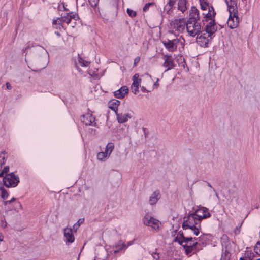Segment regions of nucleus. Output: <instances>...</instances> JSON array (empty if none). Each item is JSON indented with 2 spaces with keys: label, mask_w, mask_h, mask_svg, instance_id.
I'll return each mask as SVG.
<instances>
[{
  "label": "nucleus",
  "mask_w": 260,
  "mask_h": 260,
  "mask_svg": "<svg viewBox=\"0 0 260 260\" xmlns=\"http://www.w3.org/2000/svg\"><path fill=\"white\" fill-rule=\"evenodd\" d=\"M186 29L188 35L193 37L199 35L202 31L200 23L190 20L186 21Z\"/></svg>",
  "instance_id": "obj_4"
},
{
  "label": "nucleus",
  "mask_w": 260,
  "mask_h": 260,
  "mask_svg": "<svg viewBox=\"0 0 260 260\" xmlns=\"http://www.w3.org/2000/svg\"><path fill=\"white\" fill-rule=\"evenodd\" d=\"M7 223L5 219H2L1 221V226L3 228H6L7 227Z\"/></svg>",
  "instance_id": "obj_44"
},
{
  "label": "nucleus",
  "mask_w": 260,
  "mask_h": 260,
  "mask_svg": "<svg viewBox=\"0 0 260 260\" xmlns=\"http://www.w3.org/2000/svg\"><path fill=\"white\" fill-rule=\"evenodd\" d=\"M62 20L61 18H57V19L53 20L52 22V25L54 28L60 29L62 27Z\"/></svg>",
  "instance_id": "obj_29"
},
{
  "label": "nucleus",
  "mask_w": 260,
  "mask_h": 260,
  "mask_svg": "<svg viewBox=\"0 0 260 260\" xmlns=\"http://www.w3.org/2000/svg\"><path fill=\"white\" fill-rule=\"evenodd\" d=\"M134 243V242L133 241H129L126 244V249L129 247L131 245H133Z\"/></svg>",
  "instance_id": "obj_46"
},
{
  "label": "nucleus",
  "mask_w": 260,
  "mask_h": 260,
  "mask_svg": "<svg viewBox=\"0 0 260 260\" xmlns=\"http://www.w3.org/2000/svg\"><path fill=\"white\" fill-rule=\"evenodd\" d=\"M114 148V144L112 142L107 144L104 152H100L97 154V158L100 161H105L111 155Z\"/></svg>",
  "instance_id": "obj_9"
},
{
  "label": "nucleus",
  "mask_w": 260,
  "mask_h": 260,
  "mask_svg": "<svg viewBox=\"0 0 260 260\" xmlns=\"http://www.w3.org/2000/svg\"><path fill=\"white\" fill-rule=\"evenodd\" d=\"M77 17H78V16L76 14H75L73 12H69L66 13V14L62 16L61 18L63 22L69 24L72 19L76 20Z\"/></svg>",
  "instance_id": "obj_22"
},
{
  "label": "nucleus",
  "mask_w": 260,
  "mask_h": 260,
  "mask_svg": "<svg viewBox=\"0 0 260 260\" xmlns=\"http://www.w3.org/2000/svg\"><path fill=\"white\" fill-rule=\"evenodd\" d=\"M158 85V84L157 83V82L154 84V85Z\"/></svg>",
  "instance_id": "obj_52"
},
{
  "label": "nucleus",
  "mask_w": 260,
  "mask_h": 260,
  "mask_svg": "<svg viewBox=\"0 0 260 260\" xmlns=\"http://www.w3.org/2000/svg\"><path fill=\"white\" fill-rule=\"evenodd\" d=\"M67 5L64 3H61L58 5V9L59 11H69V9L66 7Z\"/></svg>",
  "instance_id": "obj_37"
},
{
  "label": "nucleus",
  "mask_w": 260,
  "mask_h": 260,
  "mask_svg": "<svg viewBox=\"0 0 260 260\" xmlns=\"http://www.w3.org/2000/svg\"><path fill=\"white\" fill-rule=\"evenodd\" d=\"M154 5V3H147L145 5L144 7H143V11L144 12H146L149 9V7L151 6H152Z\"/></svg>",
  "instance_id": "obj_41"
},
{
  "label": "nucleus",
  "mask_w": 260,
  "mask_h": 260,
  "mask_svg": "<svg viewBox=\"0 0 260 260\" xmlns=\"http://www.w3.org/2000/svg\"><path fill=\"white\" fill-rule=\"evenodd\" d=\"M160 198L159 191H155L150 197L149 202L150 205H155Z\"/></svg>",
  "instance_id": "obj_23"
},
{
  "label": "nucleus",
  "mask_w": 260,
  "mask_h": 260,
  "mask_svg": "<svg viewBox=\"0 0 260 260\" xmlns=\"http://www.w3.org/2000/svg\"><path fill=\"white\" fill-rule=\"evenodd\" d=\"M240 260H250V259H248L247 258H246V257L244 256L243 257H241L240 258Z\"/></svg>",
  "instance_id": "obj_48"
},
{
  "label": "nucleus",
  "mask_w": 260,
  "mask_h": 260,
  "mask_svg": "<svg viewBox=\"0 0 260 260\" xmlns=\"http://www.w3.org/2000/svg\"><path fill=\"white\" fill-rule=\"evenodd\" d=\"M140 60V57L137 56L134 59V66L135 67L137 65V64L139 62Z\"/></svg>",
  "instance_id": "obj_45"
},
{
  "label": "nucleus",
  "mask_w": 260,
  "mask_h": 260,
  "mask_svg": "<svg viewBox=\"0 0 260 260\" xmlns=\"http://www.w3.org/2000/svg\"><path fill=\"white\" fill-rule=\"evenodd\" d=\"M208 13L206 14L203 13L204 15V19L202 20V21L204 22V21L208 22V21H212L215 20V16L216 15V13L215 11V9L213 6H211L210 7L207 8Z\"/></svg>",
  "instance_id": "obj_15"
},
{
  "label": "nucleus",
  "mask_w": 260,
  "mask_h": 260,
  "mask_svg": "<svg viewBox=\"0 0 260 260\" xmlns=\"http://www.w3.org/2000/svg\"><path fill=\"white\" fill-rule=\"evenodd\" d=\"M144 224L151 228V231L152 232H157L159 231L161 225V222L156 218L146 214L143 218Z\"/></svg>",
  "instance_id": "obj_5"
},
{
  "label": "nucleus",
  "mask_w": 260,
  "mask_h": 260,
  "mask_svg": "<svg viewBox=\"0 0 260 260\" xmlns=\"http://www.w3.org/2000/svg\"><path fill=\"white\" fill-rule=\"evenodd\" d=\"M225 2L229 13H235V12H238L237 2L235 0H225Z\"/></svg>",
  "instance_id": "obj_20"
},
{
  "label": "nucleus",
  "mask_w": 260,
  "mask_h": 260,
  "mask_svg": "<svg viewBox=\"0 0 260 260\" xmlns=\"http://www.w3.org/2000/svg\"><path fill=\"white\" fill-rule=\"evenodd\" d=\"M16 200V198H12L11 200H8V201H4L3 202V204L5 206H6L8 204H10L12 202L15 201Z\"/></svg>",
  "instance_id": "obj_42"
},
{
  "label": "nucleus",
  "mask_w": 260,
  "mask_h": 260,
  "mask_svg": "<svg viewBox=\"0 0 260 260\" xmlns=\"http://www.w3.org/2000/svg\"><path fill=\"white\" fill-rule=\"evenodd\" d=\"M1 190L2 192V194H1L2 198L4 200L7 199L9 196V193L7 192V191L4 188H1Z\"/></svg>",
  "instance_id": "obj_34"
},
{
  "label": "nucleus",
  "mask_w": 260,
  "mask_h": 260,
  "mask_svg": "<svg viewBox=\"0 0 260 260\" xmlns=\"http://www.w3.org/2000/svg\"><path fill=\"white\" fill-rule=\"evenodd\" d=\"M192 214L200 221V222L203 219H206L211 216L208 209L204 207H200Z\"/></svg>",
  "instance_id": "obj_13"
},
{
  "label": "nucleus",
  "mask_w": 260,
  "mask_h": 260,
  "mask_svg": "<svg viewBox=\"0 0 260 260\" xmlns=\"http://www.w3.org/2000/svg\"><path fill=\"white\" fill-rule=\"evenodd\" d=\"M126 12L128 15L131 17H134L136 16V12L132 9L127 8L126 10Z\"/></svg>",
  "instance_id": "obj_39"
},
{
  "label": "nucleus",
  "mask_w": 260,
  "mask_h": 260,
  "mask_svg": "<svg viewBox=\"0 0 260 260\" xmlns=\"http://www.w3.org/2000/svg\"><path fill=\"white\" fill-rule=\"evenodd\" d=\"M128 91V88L126 86H123L114 92V96L118 99L124 98L127 94Z\"/></svg>",
  "instance_id": "obj_21"
},
{
  "label": "nucleus",
  "mask_w": 260,
  "mask_h": 260,
  "mask_svg": "<svg viewBox=\"0 0 260 260\" xmlns=\"http://www.w3.org/2000/svg\"><path fill=\"white\" fill-rule=\"evenodd\" d=\"M240 18L238 16V12L229 13V17L226 22L228 27L231 29L237 28L240 23Z\"/></svg>",
  "instance_id": "obj_10"
},
{
  "label": "nucleus",
  "mask_w": 260,
  "mask_h": 260,
  "mask_svg": "<svg viewBox=\"0 0 260 260\" xmlns=\"http://www.w3.org/2000/svg\"><path fill=\"white\" fill-rule=\"evenodd\" d=\"M89 3L92 7H96L99 2V0H88Z\"/></svg>",
  "instance_id": "obj_40"
},
{
  "label": "nucleus",
  "mask_w": 260,
  "mask_h": 260,
  "mask_svg": "<svg viewBox=\"0 0 260 260\" xmlns=\"http://www.w3.org/2000/svg\"><path fill=\"white\" fill-rule=\"evenodd\" d=\"M84 221V218L79 219L78 221L75 223L73 225V229L76 231L79 228L81 224H82Z\"/></svg>",
  "instance_id": "obj_33"
},
{
  "label": "nucleus",
  "mask_w": 260,
  "mask_h": 260,
  "mask_svg": "<svg viewBox=\"0 0 260 260\" xmlns=\"http://www.w3.org/2000/svg\"><path fill=\"white\" fill-rule=\"evenodd\" d=\"M182 228L184 230H190L193 235L198 236L200 233L201 228L200 221L192 213L184 218L182 223Z\"/></svg>",
  "instance_id": "obj_2"
},
{
  "label": "nucleus",
  "mask_w": 260,
  "mask_h": 260,
  "mask_svg": "<svg viewBox=\"0 0 260 260\" xmlns=\"http://www.w3.org/2000/svg\"><path fill=\"white\" fill-rule=\"evenodd\" d=\"M201 9L204 11L207 9V8L210 7L208 0H199Z\"/></svg>",
  "instance_id": "obj_30"
},
{
  "label": "nucleus",
  "mask_w": 260,
  "mask_h": 260,
  "mask_svg": "<svg viewBox=\"0 0 260 260\" xmlns=\"http://www.w3.org/2000/svg\"><path fill=\"white\" fill-rule=\"evenodd\" d=\"M152 256L153 257V258L155 259H156V260H158L159 259V253L156 252H153L152 253Z\"/></svg>",
  "instance_id": "obj_43"
},
{
  "label": "nucleus",
  "mask_w": 260,
  "mask_h": 260,
  "mask_svg": "<svg viewBox=\"0 0 260 260\" xmlns=\"http://www.w3.org/2000/svg\"><path fill=\"white\" fill-rule=\"evenodd\" d=\"M197 238H192L191 237H186L183 233H180L176 237V241L183 247L186 254L189 256L196 253L201 249L199 247L200 244L197 241Z\"/></svg>",
  "instance_id": "obj_1"
},
{
  "label": "nucleus",
  "mask_w": 260,
  "mask_h": 260,
  "mask_svg": "<svg viewBox=\"0 0 260 260\" xmlns=\"http://www.w3.org/2000/svg\"><path fill=\"white\" fill-rule=\"evenodd\" d=\"M6 152L4 151L0 152V165L2 166L6 162Z\"/></svg>",
  "instance_id": "obj_31"
},
{
  "label": "nucleus",
  "mask_w": 260,
  "mask_h": 260,
  "mask_svg": "<svg viewBox=\"0 0 260 260\" xmlns=\"http://www.w3.org/2000/svg\"><path fill=\"white\" fill-rule=\"evenodd\" d=\"M3 181L4 185L7 187H15L19 182V178L14 173L7 174L3 177Z\"/></svg>",
  "instance_id": "obj_7"
},
{
  "label": "nucleus",
  "mask_w": 260,
  "mask_h": 260,
  "mask_svg": "<svg viewBox=\"0 0 260 260\" xmlns=\"http://www.w3.org/2000/svg\"><path fill=\"white\" fill-rule=\"evenodd\" d=\"M115 247L116 249L114 251L115 253L118 252L122 250H126V244L121 240L115 244Z\"/></svg>",
  "instance_id": "obj_26"
},
{
  "label": "nucleus",
  "mask_w": 260,
  "mask_h": 260,
  "mask_svg": "<svg viewBox=\"0 0 260 260\" xmlns=\"http://www.w3.org/2000/svg\"><path fill=\"white\" fill-rule=\"evenodd\" d=\"M138 74H135L133 77V83L131 86V89L134 94H136L139 91V87L140 86L141 79L139 78Z\"/></svg>",
  "instance_id": "obj_18"
},
{
  "label": "nucleus",
  "mask_w": 260,
  "mask_h": 260,
  "mask_svg": "<svg viewBox=\"0 0 260 260\" xmlns=\"http://www.w3.org/2000/svg\"><path fill=\"white\" fill-rule=\"evenodd\" d=\"M78 61H79V63H80V64L83 67H88L90 64L89 62L84 60L83 59H82L80 57H79Z\"/></svg>",
  "instance_id": "obj_35"
},
{
  "label": "nucleus",
  "mask_w": 260,
  "mask_h": 260,
  "mask_svg": "<svg viewBox=\"0 0 260 260\" xmlns=\"http://www.w3.org/2000/svg\"><path fill=\"white\" fill-rule=\"evenodd\" d=\"M120 103V101L118 100H112L108 103V107L116 113H117L118 107Z\"/></svg>",
  "instance_id": "obj_24"
},
{
  "label": "nucleus",
  "mask_w": 260,
  "mask_h": 260,
  "mask_svg": "<svg viewBox=\"0 0 260 260\" xmlns=\"http://www.w3.org/2000/svg\"><path fill=\"white\" fill-rule=\"evenodd\" d=\"M9 171V166H5L4 169L2 170L1 172L0 173V177H5V175H7V174L8 173Z\"/></svg>",
  "instance_id": "obj_36"
},
{
  "label": "nucleus",
  "mask_w": 260,
  "mask_h": 260,
  "mask_svg": "<svg viewBox=\"0 0 260 260\" xmlns=\"http://www.w3.org/2000/svg\"><path fill=\"white\" fill-rule=\"evenodd\" d=\"M176 0H169L167 5L165 7V10H167V13H170L172 11V8L175 4Z\"/></svg>",
  "instance_id": "obj_28"
},
{
  "label": "nucleus",
  "mask_w": 260,
  "mask_h": 260,
  "mask_svg": "<svg viewBox=\"0 0 260 260\" xmlns=\"http://www.w3.org/2000/svg\"><path fill=\"white\" fill-rule=\"evenodd\" d=\"M200 19V12L196 7H191L189 12V18L188 20L198 22Z\"/></svg>",
  "instance_id": "obj_19"
},
{
  "label": "nucleus",
  "mask_w": 260,
  "mask_h": 260,
  "mask_svg": "<svg viewBox=\"0 0 260 260\" xmlns=\"http://www.w3.org/2000/svg\"><path fill=\"white\" fill-rule=\"evenodd\" d=\"M95 117L92 114L87 113L82 116L81 120L86 125L94 126L95 124Z\"/></svg>",
  "instance_id": "obj_16"
},
{
  "label": "nucleus",
  "mask_w": 260,
  "mask_h": 260,
  "mask_svg": "<svg viewBox=\"0 0 260 260\" xmlns=\"http://www.w3.org/2000/svg\"><path fill=\"white\" fill-rule=\"evenodd\" d=\"M254 252L258 255H260V242L258 241L254 248Z\"/></svg>",
  "instance_id": "obj_38"
},
{
  "label": "nucleus",
  "mask_w": 260,
  "mask_h": 260,
  "mask_svg": "<svg viewBox=\"0 0 260 260\" xmlns=\"http://www.w3.org/2000/svg\"><path fill=\"white\" fill-rule=\"evenodd\" d=\"M257 260H260V258L259 259H257Z\"/></svg>",
  "instance_id": "obj_53"
},
{
  "label": "nucleus",
  "mask_w": 260,
  "mask_h": 260,
  "mask_svg": "<svg viewBox=\"0 0 260 260\" xmlns=\"http://www.w3.org/2000/svg\"><path fill=\"white\" fill-rule=\"evenodd\" d=\"M186 0H179L178 3V9L182 12H184L187 9Z\"/></svg>",
  "instance_id": "obj_27"
},
{
  "label": "nucleus",
  "mask_w": 260,
  "mask_h": 260,
  "mask_svg": "<svg viewBox=\"0 0 260 260\" xmlns=\"http://www.w3.org/2000/svg\"><path fill=\"white\" fill-rule=\"evenodd\" d=\"M3 240V236L0 233V241H2Z\"/></svg>",
  "instance_id": "obj_50"
},
{
  "label": "nucleus",
  "mask_w": 260,
  "mask_h": 260,
  "mask_svg": "<svg viewBox=\"0 0 260 260\" xmlns=\"http://www.w3.org/2000/svg\"><path fill=\"white\" fill-rule=\"evenodd\" d=\"M141 90L143 92H146V91H148L144 87H142L141 88Z\"/></svg>",
  "instance_id": "obj_49"
},
{
  "label": "nucleus",
  "mask_w": 260,
  "mask_h": 260,
  "mask_svg": "<svg viewBox=\"0 0 260 260\" xmlns=\"http://www.w3.org/2000/svg\"><path fill=\"white\" fill-rule=\"evenodd\" d=\"M217 31V26L215 24V20L209 21L205 26L204 29L202 31V32L207 33V35L213 37V35Z\"/></svg>",
  "instance_id": "obj_14"
},
{
  "label": "nucleus",
  "mask_w": 260,
  "mask_h": 260,
  "mask_svg": "<svg viewBox=\"0 0 260 260\" xmlns=\"http://www.w3.org/2000/svg\"><path fill=\"white\" fill-rule=\"evenodd\" d=\"M222 247L221 256L220 260H230L231 244L227 236L224 235L221 239Z\"/></svg>",
  "instance_id": "obj_3"
},
{
  "label": "nucleus",
  "mask_w": 260,
  "mask_h": 260,
  "mask_svg": "<svg viewBox=\"0 0 260 260\" xmlns=\"http://www.w3.org/2000/svg\"><path fill=\"white\" fill-rule=\"evenodd\" d=\"M179 42V40L176 38L173 40L166 39L163 40L162 43L167 50L173 52L177 50Z\"/></svg>",
  "instance_id": "obj_8"
},
{
  "label": "nucleus",
  "mask_w": 260,
  "mask_h": 260,
  "mask_svg": "<svg viewBox=\"0 0 260 260\" xmlns=\"http://www.w3.org/2000/svg\"><path fill=\"white\" fill-rule=\"evenodd\" d=\"M213 38L207 35V33L201 31L199 35L197 36V43L201 47H207L209 42Z\"/></svg>",
  "instance_id": "obj_12"
},
{
  "label": "nucleus",
  "mask_w": 260,
  "mask_h": 260,
  "mask_svg": "<svg viewBox=\"0 0 260 260\" xmlns=\"http://www.w3.org/2000/svg\"><path fill=\"white\" fill-rule=\"evenodd\" d=\"M186 21L184 18L176 19L170 23V29L174 33H182L185 30Z\"/></svg>",
  "instance_id": "obj_6"
},
{
  "label": "nucleus",
  "mask_w": 260,
  "mask_h": 260,
  "mask_svg": "<svg viewBox=\"0 0 260 260\" xmlns=\"http://www.w3.org/2000/svg\"><path fill=\"white\" fill-rule=\"evenodd\" d=\"M25 0H23V1H24Z\"/></svg>",
  "instance_id": "obj_54"
},
{
  "label": "nucleus",
  "mask_w": 260,
  "mask_h": 260,
  "mask_svg": "<svg viewBox=\"0 0 260 260\" xmlns=\"http://www.w3.org/2000/svg\"><path fill=\"white\" fill-rule=\"evenodd\" d=\"M6 88L8 89H9V90L11 89V88H12L11 85L9 82H7L6 84Z\"/></svg>",
  "instance_id": "obj_47"
},
{
  "label": "nucleus",
  "mask_w": 260,
  "mask_h": 260,
  "mask_svg": "<svg viewBox=\"0 0 260 260\" xmlns=\"http://www.w3.org/2000/svg\"><path fill=\"white\" fill-rule=\"evenodd\" d=\"M63 234L66 243L71 244L74 242L75 238L71 228H66L63 231Z\"/></svg>",
  "instance_id": "obj_17"
},
{
  "label": "nucleus",
  "mask_w": 260,
  "mask_h": 260,
  "mask_svg": "<svg viewBox=\"0 0 260 260\" xmlns=\"http://www.w3.org/2000/svg\"><path fill=\"white\" fill-rule=\"evenodd\" d=\"M244 256L247 258L248 259L253 260L254 257V254L251 251H247L245 253Z\"/></svg>",
  "instance_id": "obj_32"
},
{
  "label": "nucleus",
  "mask_w": 260,
  "mask_h": 260,
  "mask_svg": "<svg viewBox=\"0 0 260 260\" xmlns=\"http://www.w3.org/2000/svg\"><path fill=\"white\" fill-rule=\"evenodd\" d=\"M55 33L58 36H60V34L58 32H55Z\"/></svg>",
  "instance_id": "obj_51"
},
{
  "label": "nucleus",
  "mask_w": 260,
  "mask_h": 260,
  "mask_svg": "<svg viewBox=\"0 0 260 260\" xmlns=\"http://www.w3.org/2000/svg\"><path fill=\"white\" fill-rule=\"evenodd\" d=\"M162 59L164 61L162 67L165 68V72H167L176 67L174 58L171 54H167L164 55Z\"/></svg>",
  "instance_id": "obj_11"
},
{
  "label": "nucleus",
  "mask_w": 260,
  "mask_h": 260,
  "mask_svg": "<svg viewBox=\"0 0 260 260\" xmlns=\"http://www.w3.org/2000/svg\"><path fill=\"white\" fill-rule=\"evenodd\" d=\"M118 122L120 123H123L126 122L128 120V118H131V115L129 114H119L116 113Z\"/></svg>",
  "instance_id": "obj_25"
}]
</instances>
